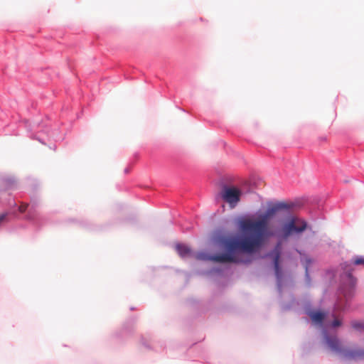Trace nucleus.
Instances as JSON below:
<instances>
[{"label":"nucleus","mask_w":364,"mask_h":364,"mask_svg":"<svg viewBox=\"0 0 364 364\" xmlns=\"http://www.w3.org/2000/svg\"><path fill=\"white\" fill-rule=\"evenodd\" d=\"M291 205L286 203H277L269 205L259 219L252 220L243 219L240 220L239 227L245 234L250 235L239 240L235 237H221L218 240L220 246L225 250L224 253L208 255L198 253L196 258L200 260H210L217 263H249L251 262L249 255L258 251L266 240L274 235L268 228V223L277 212L289 210Z\"/></svg>","instance_id":"nucleus-1"},{"label":"nucleus","mask_w":364,"mask_h":364,"mask_svg":"<svg viewBox=\"0 0 364 364\" xmlns=\"http://www.w3.org/2000/svg\"><path fill=\"white\" fill-rule=\"evenodd\" d=\"M309 315L311 321L315 324H318V325L322 324V323L326 317V314L323 312L319 311H311V312H309Z\"/></svg>","instance_id":"nucleus-6"},{"label":"nucleus","mask_w":364,"mask_h":364,"mask_svg":"<svg viewBox=\"0 0 364 364\" xmlns=\"http://www.w3.org/2000/svg\"><path fill=\"white\" fill-rule=\"evenodd\" d=\"M306 228V222L297 218H291L282 225L277 233V237L280 240H287L293 235L301 233Z\"/></svg>","instance_id":"nucleus-3"},{"label":"nucleus","mask_w":364,"mask_h":364,"mask_svg":"<svg viewBox=\"0 0 364 364\" xmlns=\"http://www.w3.org/2000/svg\"><path fill=\"white\" fill-rule=\"evenodd\" d=\"M325 340L331 350L343 355V356L347 359L357 360L364 358V350H351L346 349L343 347L341 341L336 336L326 334Z\"/></svg>","instance_id":"nucleus-2"},{"label":"nucleus","mask_w":364,"mask_h":364,"mask_svg":"<svg viewBox=\"0 0 364 364\" xmlns=\"http://www.w3.org/2000/svg\"><path fill=\"white\" fill-rule=\"evenodd\" d=\"M282 252V245L278 242L272 251L268 255L272 259L274 267V272L277 277L279 279L282 276V269L279 265V259Z\"/></svg>","instance_id":"nucleus-5"},{"label":"nucleus","mask_w":364,"mask_h":364,"mask_svg":"<svg viewBox=\"0 0 364 364\" xmlns=\"http://www.w3.org/2000/svg\"><path fill=\"white\" fill-rule=\"evenodd\" d=\"M28 208V204L25 203V204H21L19 208H18V210L21 213H24L26 211V210Z\"/></svg>","instance_id":"nucleus-11"},{"label":"nucleus","mask_w":364,"mask_h":364,"mask_svg":"<svg viewBox=\"0 0 364 364\" xmlns=\"http://www.w3.org/2000/svg\"><path fill=\"white\" fill-rule=\"evenodd\" d=\"M242 191L235 186H225L221 192L222 199L228 203L231 208H235L240 200Z\"/></svg>","instance_id":"nucleus-4"},{"label":"nucleus","mask_w":364,"mask_h":364,"mask_svg":"<svg viewBox=\"0 0 364 364\" xmlns=\"http://www.w3.org/2000/svg\"><path fill=\"white\" fill-rule=\"evenodd\" d=\"M353 264L355 265L364 266V257H356L353 259Z\"/></svg>","instance_id":"nucleus-10"},{"label":"nucleus","mask_w":364,"mask_h":364,"mask_svg":"<svg viewBox=\"0 0 364 364\" xmlns=\"http://www.w3.org/2000/svg\"><path fill=\"white\" fill-rule=\"evenodd\" d=\"M341 321L338 320V319H335L333 322H332V324L331 326L333 327H338V326H340L341 325Z\"/></svg>","instance_id":"nucleus-12"},{"label":"nucleus","mask_w":364,"mask_h":364,"mask_svg":"<svg viewBox=\"0 0 364 364\" xmlns=\"http://www.w3.org/2000/svg\"><path fill=\"white\" fill-rule=\"evenodd\" d=\"M351 326L356 331H363L364 330V322L360 321H353L351 322Z\"/></svg>","instance_id":"nucleus-9"},{"label":"nucleus","mask_w":364,"mask_h":364,"mask_svg":"<svg viewBox=\"0 0 364 364\" xmlns=\"http://www.w3.org/2000/svg\"><path fill=\"white\" fill-rule=\"evenodd\" d=\"M129 170L128 168H125V170H124V172H125V173H129Z\"/></svg>","instance_id":"nucleus-15"},{"label":"nucleus","mask_w":364,"mask_h":364,"mask_svg":"<svg viewBox=\"0 0 364 364\" xmlns=\"http://www.w3.org/2000/svg\"><path fill=\"white\" fill-rule=\"evenodd\" d=\"M176 250L181 257H188L191 256V250L185 245H176Z\"/></svg>","instance_id":"nucleus-7"},{"label":"nucleus","mask_w":364,"mask_h":364,"mask_svg":"<svg viewBox=\"0 0 364 364\" xmlns=\"http://www.w3.org/2000/svg\"><path fill=\"white\" fill-rule=\"evenodd\" d=\"M6 214H2L0 215V224L6 219Z\"/></svg>","instance_id":"nucleus-13"},{"label":"nucleus","mask_w":364,"mask_h":364,"mask_svg":"<svg viewBox=\"0 0 364 364\" xmlns=\"http://www.w3.org/2000/svg\"><path fill=\"white\" fill-rule=\"evenodd\" d=\"M350 294H351L350 291H349V293H348V294L343 291V295L345 297H349L350 296Z\"/></svg>","instance_id":"nucleus-14"},{"label":"nucleus","mask_w":364,"mask_h":364,"mask_svg":"<svg viewBox=\"0 0 364 364\" xmlns=\"http://www.w3.org/2000/svg\"><path fill=\"white\" fill-rule=\"evenodd\" d=\"M342 267L343 269L348 273V277L349 278V280L350 282V284H351V289H353V286L355 285V279L353 278L351 274H350V271L352 270L351 269V264H348L347 262H345L343 264H342Z\"/></svg>","instance_id":"nucleus-8"}]
</instances>
